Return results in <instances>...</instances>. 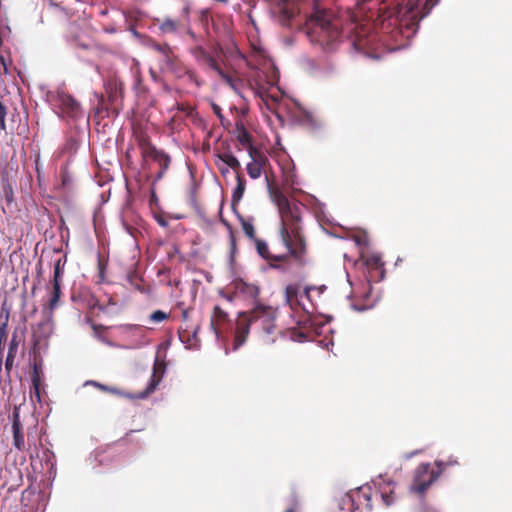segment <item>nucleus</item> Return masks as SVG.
Here are the masks:
<instances>
[{
  "label": "nucleus",
  "instance_id": "obj_12",
  "mask_svg": "<svg viewBox=\"0 0 512 512\" xmlns=\"http://www.w3.org/2000/svg\"><path fill=\"white\" fill-rule=\"evenodd\" d=\"M164 69L178 78L186 76L190 82L195 83L197 86L202 84L196 72L190 68L184 67L177 55L164 63Z\"/></svg>",
  "mask_w": 512,
  "mask_h": 512
},
{
  "label": "nucleus",
  "instance_id": "obj_52",
  "mask_svg": "<svg viewBox=\"0 0 512 512\" xmlns=\"http://www.w3.org/2000/svg\"><path fill=\"white\" fill-rule=\"evenodd\" d=\"M7 114V107L0 101V117H5Z\"/></svg>",
  "mask_w": 512,
  "mask_h": 512
},
{
  "label": "nucleus",
  "instance_id": "obj_49",
  "mask_svg": "<svg viewBox=\"0 0 512 512\" xmlns=\"http://www.w3.org/2000/svg\"><path fill=\"white\" fill-rule=\"evenodd\" d=\"M61 182L63 187H67L71 182L70 176L65 171L61 172Z\"/></svg>",
  "mask_w": 512,
  "mask_h": 512
},
{
  "label": "nucleus",
  "instance_id": "obj_63",
  "mask_svg": "<svg viewBox=\"0 0 512 512\" xmlns=\"http://www.w3.org/2000/svg\"><path fill=\"white\" fill-rule=\"evenodd\" d=\"M100 14H101V15H106V14H107V10H106V9L102 10V11L100 12Z\"/></svg>",
  "mask_w": 512,
  "mask_h": 512
},
{
  "label": "nucleus",
  "instance_id": "obj_22",
  "mask_svg": "<svg viewBox=\"0 0 512 512\" xmlns=\"http://www.w3.org/2000/svg\"><path fill=\"white\" fill-rule=\"evenodd\" d=\"M326 290V286H307L304 289L305 299L310 303L308 306L310 308V314L314 313L317 306V298H320L324 291Z\"/></svg>",
  "mask_w": 512,
  "mask_h": 512
},
{
  "label": "nucleus",
  "instance_id": "obj_32",
  "mask_svg": "<svg viewBox=\"0 0 512 512\" xmlns=\"http://www.w3.org/2000/svg\"><path fill=\"white\" fill-rule=\"evenodd\" d=\"M80 141L76 137H69L64 143L61 153L68 154L70 156L74 155L79 149Z\"/></svg>",
  "mask_w": 512,
  "mask_h": 512
},
{
  "label": "nucleus",
  "instance_id": "obj_8",
  "mask_svg": "<svg viewBox=\"0 0 512 512\" xmlns=\"http://www.w3.org/2000/svg\"><path fill=\"white\" fill-rule=\"evenodd\" d=\"M438 477L439 472L435 471L430 463H421L413 472L410 490L418 495H423Z\"/></svg>",
  "mask_w": 512,
  "mask_h": 512
},
{
  "label": "nucleus",
  "instance_id": "obj_34",
  "mask_svg": "<svg viewBox=\"0 0 512 512\" xmlns=\"http://www.w3.org/2000/svg\"><path fill=\"white\" fill-rule=\"evenodd\" d=\"M186 35H187V45L188 47L190 45H200V46H203L204 45V39L202 36L200 35H197L195 32H193L192 30L190 29H187L186 28Z\"/></svg>",
  "mask_w": 512,
  "mask_h": 512
},
{
  "label": "nucleus",
  "instance_id": "obj_61",
  "mask_svg": "<svg viewBox=\"0 0 512 512\" xmlns=\"http://www.w3.org/2000/svg\"><path fill=\"white\" fill-rule=\"evenodd\" d=\"M284 12L287 14V17H292L293 16V13L292 12H289L287 10H284Z\"/></svg>",
  "mask_w": 512,
  "mask_h": 512
},
{
  "label": "nucleus",
  "instance_id": "obj_9",
  "mask_svg": "<svg viewBox=\"0 0 512 512\" xmlns=\"http://www.w3.org/2000/svg\"><path fill=\"white\" fill-rule=\"evenodd\" d=\"M364 507L367 511L372 510L371 492L369 487L357 488L354 491L346 493L341 499V509H347L354 512Z\"/></svg>",
  "mask_w": 512,
  "mask_h": 512
},
{
  "label": "nucleus",
  "instance_id": "obj_58",
  "mask_svg": "<svg viewBox=\"0 0 512 512\" xmlns=\"http://www.w3.org/2000/svg\"><path fill=\"white\" fill-rule=\"evenodd\" d=\"M421 512H437V511L433 508L425 507L421 510Z\"/></svg>",
  "mask_w": 512,
  "mask_h": 512
},
{
  "label": "nucleus",
  "instance_id": "obj_5",
  "mask_svg": "<svg viewBox=\"0 0 512 512\" xmlns=\"http://www.w3.org/2000/svg\"><path fill=\"white\" fill-rule=\"evenodd\" d=\"M134 136L143 160L142 167H146L148 160L157 163L159 171L156 173L154 181L161 180L170 167L171 157L163 150L157 149L146 132L138 130L134 132Z\"/></svg>",
  "mask_w": 512,
  "mask_h": 512
},
{
  "label": "nucleus",
  "instance_id": "obj_62",
  "mask_svg": "<svg viewBox=\"0 0 512 512\" xmlns=\"http://www.w3.org/2000/svg\"><path fill=\"white\" fill-rule=\"evenodd\" d=\"M285 512H297L295 508H289Z\"/></svg>",
  "mask_w": 512,
  "mask_h": 512
},
{
  "label": "nucleus",
  "instance_id": "obj_6",
  "mask_svg": "<svg viewBox=\"0 0 512 512\" xmlns=\"http://www.w3.org/2000/svg\"><path fill=\"white\" fill-rule=\"evenodd\" d=\"M188 52L193 56L196 63L204 70L215 72L219 77L234 90L240 82L239 79L232 77L224 72L219 61L205 49L204 45H190Z\"/></svg>",
  "mask_w": 512,
  "mask_h": 512
},
{
  "label": "nucleus",
  "instance_id": "obj_53",
  "mask_svg": "<svg viewBox=\"0 0 512 512\" xmlns=\"http://www.w3.org/2000/svg\"><path fill=\"white\" fill-rule=\"evenodd\" d=\"M103 29L105 32L110 33V34L116 33V31H117V29L112 25L104 26Z\"/></svg>",
  "mask_w": 512,
  "mask_h": 512
},
{
  "label": "nucleus",
  "instance_id": "obj_64",
  "mask_svg": "<svg viewBox=\"0 0 512 512\" xmlns=\"http://www.w3.org/2000/svg\"><path fill=\"white\" fill-rule=\"evenodd\" d=\"M160 224L161 225H166V222L165 221H160Z\"/></svg>",
  "mask_w": 512,
  "mask_h": 512
},
{
  "label": "nucleus",
  "instance_id": "obj_10",
  "mask_svg": "<svg viewBox=\"0 0 512 512\" xmlns=\"http://www.w3.org/2000/svg\"><path fill=\"white\" fill-rule=\"evenodd\" d=\"M293 118L309 133H317L323 126L321 119L313 111L300 106L293 112Z\"/></svg>",
  "mask_w": 512,
  "mask_h": 512
},
{
  "label": "nucleus",
  "instance_id": "obj_16",
  "mask_svg": "<svg viewBox=\"0 0 512 512\" xmlns=\"http://www.w3.org/2000/svg\"><path fill=\"white\" fill-rule=\"evenodd\" d=\"M124 89H125L124 83H123V81H121L119 79H111L108 81V83L106 85V92L108 94L109 102L113 106L112 107L113 112H115L116 114H118L117 102H118V100L122 101L123 96H124Z\"/></svg>",
  "mask_w": 512,
  "mask_h": 512
},
{
  "label": "nucleus",
  "instance_id": "obj_39",
  "mask_svg": "<svg viewBox=\"0 0 512 512\" xmlns=\"http://www.w3.org/2000/svg\"><path fill=\"white\" fill-rule=\"evenodd\" d=\"M457 464H458V461L456 459H452V458H450L448 461H443V460L435 461V465L438 468L437 472H439V475L445 470V468L447 466H453V465H457Z\"/></svg>",
  "mask_w": 512,
  "mask_h": 512
},
{
  "label": "nucleus",
  "instance_id": "obj_36",
  "mask_svg": "<svg viewBox=\"0 0 512 512\" xmlns=\"http://www.w3.org/2000/svg\"><path fill=\"white\" fill-rule=\"evenodd\" d=\"M263 168L254 164L253 162H249L247 164V173L252 179H258L262 174Z\"/></svg>",
  "mask_w": 512,
  "mask_h": 512
},
{
  "label": "nucleus",
  "instance_id": "obj_14",
  "mask_svg": "<svg viewBox=\"0 0 512 512\" xmlns=\"http://www.w3.org/2000/svg\"><path fill=\"white\" fill-rule=\"evenodd\" d=\"M304 293L300 294L299 285L289 284L285 288V302L289 305L292 310L298 308L310 314V308L304 302Z\"/></svg>",
  "mask_w": 512,
  "mask_h": 512
},
{
  "label": "nucleus",
  "instance_id": "obj_30",
  "mask_svg": "<svg viewBox=\"0 0 512 512\" xmlns=\"http://www.w3.org/2000/svg\"><path fill=\"white\" fill-rule=\"evenodd\" d=\"M61 294V282L52 281L51 297L48 302V309L50 311H53L58 306Z\"/></svg>",
  "mask_w": 512,
  "mask_h": 512
},
{
  "label": "nucleus",
  "instance_id": "obj_24",
  "mask_svg": "<svg viewBox=\"0 0 512 512\" xmlns=\"http://www.w3.org/2000/svg\"><path fill=\"white\" fill-rule=\"evenodd\" d=\"M198 330V327H196L193 331H190L188 329H179L178 336L180 341L190 349L197 348L200 343V340L197 336Z\"/></svg>",
  "mask_w": 512,
  "mask_h": 512
},
{
  "label": "nucleus",
  "instance_id": "obj_23",
  "mask_svg": "<svg viewBox=\"0 0 512 512\" xmlns=\"http://www.w3.org/2000/svg\"><path fill=\"white\" fill-rule=\"evenodd\" d=\"M229 321L228 313L220 306L216 305L211 316V328L216 335H219V329L222 325Z\"/></svg>",
  "mask_w": 512,
  "mask_h": 512
},
{
  "label": "nucleus",
  "instance_id": "obj_54",
  "mask_svg": "<svg viewBox=\"0 0 512 512\" xmlns=\"http://www.w3.org/2000/svg\"><path fill=\"white\" fill-rule=\"evenodd\" d=\"M0 129L6 131L5 117H0Z\"/></svg>",
  "mask_w": 512,
  "mask_h": 512
},
{
  "label": "nucleus",
  "instance_id": "obj_38",
  "mask_svg": "<svg viewBox=\"0 0 512 512\" xmlns=\"http://www.w3.org/2000/svg\"><path fill=\"white\" fill-rule=\"evenodd\" d=\"M64 263H65V261L62 262V259H58L56 261V263L54 265V274H53V280L52 281L61 282Z\"/></svg>",
  "mask_w": 512,
  "mask_h": 512
},
{
  "label": "nucleus",
  "instance_id": "obj_18",
  "mask_svg": "<svg viewBox=\"0 0 512 512\" xmlns=\"http://www.w3.org/2000/svg\"><path fill=\"white\" fill-rule=\"evenodd\" d=\"M42 378H43V371H42V361L40 360L35 361L32 366V372H31V381H32V387H31V399L33 397L36 398L37 402H41V385H42Z\"/></svg>",
  "mask_w": 512,
  "mask_h": 512
},
{
  "label": "nucleus",
  "instance_id": "obj_44",
  "mask_svg": "<svg viewBox=\"0 0 512 512\" xmlns=\"http://www.w3.org/2000/svg\"><path fill=\"white\" fill-rule=\"evenodd\" d=\"M15 358L16 357H13V356L10 357L9 355H7V357H6L5 372H6L7 376H10V373H11L13 365H14Z\"/></svg>",
  "mask_w": 512,
  "mask_h": 512
},
{
  "label": "nucleus",
  "instance_id": "obj_21",
  "mask_svg": "<svg viewBox=\"0 0 512 512\" xmlns=\"http://www.w3.org/2000/svg\"><path fill=\"white\" fill-rule=\"evenodd\" d=\"M235 135L237 141L247 149V151L250 149V147H255L253 145V137L249 133V131L246 129L243 121H237L235 124Z\"/></svg>",
  "mask_w": 512,
  "mask_h": 512
},
{
  "label": "nucleus",
  "instance_id": "obj_17",
  "mask_svg": "<svg viewBox=\"0 0 512 512\" xmlns=\"http://www.w3.org/2000/svg\"><path fill=\"white\" fill-rule=\"evenodd\" d=\"M12 418L13 445L18 451H25L26 445L23 434V426L20 421V412L18 407L14 408Z\"/></svg>",
  "mask_w": 512,
  "mask_h": 512
},
{
  "label": "nucleus",
  "instance_id": "obj_26",
  "mask_svg": "<svg viewBox=\"0 0 512 512\" xmlns=\"http://www.w3.org/2000/svg\"><path fill=\"white\" fill-rule=\"evenodd\" d=\"M237 185L232 194V209L236 212V206L240 202L245 192L246 181L244 177L237 172L236 175Z\"/></svg>",
  "mask_w": 512,
  "mask_h": 512
},
{
  "label": "nucleus",
  "instance_id": "obj_56",
  "mask_svg": "<svg viewBox=\"0 0 512 512\" xmlns=\"http://www.w3.org/2000/svg\"><path fill=\"white\" fill-rule=\"evenodd\" d=\"M35 165H36L37 176L39 177L40 176L39 157L36 158Z\"/></svg>",
  "mask_w": 512,
  "mask_h": 512
},
{
  "label": "nucleus",
  "instance_id": "obj_2",
  "mask_svg": "<svg viewBox=\"0 0 512 512\" xmlns=\"http://www.w3.org/2000/svg\"><path fill=\"white\" fill-rule=\"evenodd\" d=\"M276 317L277 310L262 303H257L250 311L240 313L236 324L233 349L236 350L245 343L251 327L267 337L274 335L277 330Z\"/></svg>",
  "mask_w": 512,
  "mask_h": 512
},
{
  "label": "nucleus",
  "instance_id": "obj_48",
  "mask_svg": "<svg viewBox=\"0 0 512 512\" xmlns=\"http://www.w3.org/2000/svg\"><path fill=\"white\" fill-rule=\"evenodd\" d=\"M212 109H213V112L215 113V115L220 119V121L223 122L224 116L222 114L221 107L214 103L212 105Z\"/></svg>",
  "mask_w": 512,
  "mask_h": 512
},
{
  "label": "nucleus",
  "instance_id": "obj_15",
  "mask_svg": "<svg viewBox=\"0 0 512 512\" xmlns=\"http://www.w3.org/2000/svg\"><path fill=\"white\" fill-rule=\"evenodd\" d=\"M156 25L162 35H178L187 28L181 19L171 17L156 19Z\"/></svg>",
  "mask_w": 512,
  "mask_h": 512
},
{
  "label": "nucleus",
  "instance_id": "obj_50",
  "mask_svg": "<svg viewBox=\"0 0 512 512\" xmlns=\"http://www.w3.org/2000/svg\"><path fill=\"white\" fill-rule=\"evenodd\" d=\"M177 109L179 111H183L186 113V115H191L193 112V108L191 106H185L184 104H177Z\"/></svg>",
  "mask_w": 512,
  "mask_h": 512
},
{
  "label": "nucleus",
  "instance_id": "obj_3",
  "mask_svg": "<svg viewBox=\"0 0 512 512\" xmlns=\"http://www.w3.org/2000/svg\"><path fill=\"white\" fill-rule=\"evenodd\" d=\"M307 36L312 44L322 48L337 43L342 34V23L335 13L319 5L314 7L307 22Z\"/></svg>",
  "mask_w": 512,
  "mask_h": 512
},
{
  "label": "nucleus",
  "instance_id": "obj_4",
  "mask_svg": "<svg viewBox=\"0 0 512 512\" xmlns=\"http://www.w3.org/2000/svg\"><path fill=\"white\" fill-rule=\"evenodd\" d=\"M439 0H408L407 3H397L396 17L400 26L416 30L419 22L426 17Z\"/></svg>",
  "mask_w": 512,
  "mask_h": 512
},
{
  "label": "nucleus",
  "instance_id": "obj_51",
  "mask_svg": "<svg viewBox=\"0 0 512 512\" xmlns=\"http://www.w3.org/2000/svg\"><path fill=\"white\" fill-rule=\"evenodd\" d=\"M104 99L103 97H101V100L99 102V105L97 107V114H102L104 111H106L108 113V108L107 107H104Z\"/></svg>",
  "mask_w": 512,
  "mask_h": 512
},
{
  "label": "nucleus",
  "instance_id": "obj_37",
  "mask_svg": "<svg viewBox=\"0 0 512 512\" xmlns=\"http://www.w3.org/2000/svg\"><path fill=\"white\" fill-rule=\"evenodd\" d=\"M19 339L17 337L16 334H13L10 342H9V347H8V352H7V355H9L10 357L13 356V357H16L17 355V351H18V347H19Z\"/></svg>",
  "mask_w": 512,
  "mask_h": 512
},
{
  "label": "nucleus",
  "instance_id": "obj_57",
  "mask_svg": "<svg viewBox=\"0 0 512 512\" xmlns=\"http://www.w3.org/2000/svg\"><path fill=\"white\" fill-rule=\"evenodd\" d=\"M189 311L187 309L183 310L182 312V318L183 320H188Z\"/></svg>",
  "mask_w": 512,
  "mask_h": 512
},
{
  "label": "nucleus",
  "instance_id": "obj_25",
  "mask_svg": "<svg viewBox=\"0 0 512 512\" xmlns=\"http://www.w3.org/2000/svg\"><path fill=\"white\" fill-rule=\"evenodd\" d=\"M150 48L161 55L163 63H165L166 61H168L176 55L172 47L168 43H159L156 41H152L150 44Z\"/></svg>",
  "mask_w": 512,
  "mask_h": 512
},
{
  "label": "nucleus",
  "instance_id": "obj_7",
  "mask_svg": "<svg viewBox=\"0 0 512 512\" xmlns=\"http://www.w3.org/2000/svg\"><path fill=\"white\" fill-rule=\"evenodd\" d=\"M50 99L61 118L77 121L83 117L81 104L64 90L55 91L50 95Z\"/></svg>",
  "mask_w": 512,
  "mask_h": 512
},
{
  "label": "nucleus",
  "instance_id": "obj_45",
  "mask_svg": "<svg viewBox=\"0 0 512 512\" xmlns=\"http://www.w3.org/2000/svg\"><path fill=\"white\" fill-rule=\"evenodd\" d=\"M221 222L228 229V231L230 233V242H231L232 247H234L235 246V237H234L232 226L230 225V223L227 220H225L223 218L221 219Z\"/></svg>",
  "mask_w": 512,
  "mask_h": 512
},
{
  "label": "nucleus",
  "instance_id": "obj_41",
  "mask_svg": "<svg viewBox=\"0 0 512 512\" xmlns=\"http://www.w3.org/2000/svg\"><path fill=\"white\" fill-rule=\"evenodd\" d=\"M9 317H10V309L6 305V303H4V304H2L1 309H0V318L3 319L2 323H5L6 327H8Z\"/></svg>",
  "mask_w": 512,
  "mask_h": 512
},
{
  "label": "nucleus",
  "instance_id": "obj_28",
  "mask_svg": "<svg viewBox=\"0 0 512 512\" xmlns=\"http://www.w3.org/2000/svg\"><path fill=\"white\" fill-rule=\"evenodd\" d=\"M236 216L242 226V229L245 233V235L251 239L254 240L256 238V232L253 225V219L252 218H245L243 215H241L239 212H235Z\"/></svg>",
  "mask_w": 512,
  "mask_h": 512
},
{
  "label": "nucleus",
  "instance_id": "obj_60",
  "mask_svg": "<svg viewBox=\"0 0 512 512\" xmlns=\"http://www.w3.org/2000/svg\"><path fill=\"white\" fill-rule=\"evenodd\" d=\"M220 171L222 174H225L226 172H228V169L227 168H222V167H219Z\"/></svg>",
  "mask_w": 512,
  "mask_h": 512
},
{
  "label": "nucleus",
  "instance_id": "obj_33",
  "mask_svg": "<svg viewBox=\"0 0 512 512\" xmlns=\"http://www.w3.org/2000/svg\"><path fill=\"white\" fill-rule=\"evenodd\" d=\"M97 388L100 389L101 391H104V392H109V393H112V394H115V395H119V396H123V397H127V398H130V399H137L136 398V395L134 394H130V393H125L117 388H114V387H109V386H106L104 384H97Z\"/></svg>",
  "mask_w": 512,
  "mask_h": 512
},
{
  "label": "nucleus",
  "instance_id": "obj_19",
  "mask_svg": "<svg viewBox=\"0 0 512 512\" xmlns=\"http://www.w3.org/2000/svg\"><path fill=\"white\" fill-rule=\"evenodd\" d=\"M164 371H165V365L163 363H160V362L156 361L155 364H154V367H153V375H152V377L150 379V382H149L148 386L146 387V389L143 392H140L139 394H136V398L137 399H144L149 394L154 392V390L158 386L159 382L161 381V378H162V376L164 374Z\"/></svg>",
  "mask_w": 512,
  "mask_h": 512
},
{
  "label": "nucleus",
  "instance_id": "obj_31",
  "mask_svg": "<svg viewBox=\"0 0 512 512\" xmlns=\"http://www.w3.org/2000/svg\"><path fill=\"white\" fill-rule=\"evenodd\" d=\"M217 158L236 172L241 168L239 160L231 153L217 154Z\"/></svg>",
  "mask_w": 512,
  "mask_h": 512
},
{
  "label": "nucleus",
  "instance_id": "obj_59",
  "mask_svg": "<svg viewBox=\"0 0 512 512\" xmlns=\"http://www.w3.org/2000/svg\"><path fill=\"white\" fill-rule=\"evenodd\" d=\"M97 384H100V383H99V382H96V381H92V380H91V381H87V382H86V385H93V386H95V387H97Z\"/></svg>",
  "mask_w": 512,
  "mask_h": 512
},
{
  "label": "nucleus",
  "instance_id": "obj_13",
  "mask_svg": "<svg viewBox=\"0 0 512 512\" xmlns=\"http://www.w3.org/2000/svg\"><path fill=\"white\" fill-rule=\"evenodd\" d=\"M212 29L217 36V42L229 43L232 41V21L229 18L216 16L212 18Z\"/></svg>",
  "mask_w": 512,
  "mask_h": 512
},
{
  "label": "nucleus",
  "instance_id": "obj_55",
  "mask_svg": "<svg viewBox=\"0 0 512 512\" xmlns=\"http://www.w3.org/2000/svg\"><path fill=\"white\" fill-rule=\"evenodd\" d=\"M223 297H224L227 301L232 302V301H233V299H234L236 296H235V295H234V293H233V294H231V295H229V294H223Z\"/></svg>",
  "mask_w": 512,
  "mask_h": 512
},
{
  "label": "nucleus",
  "instance_id": "obj_46",
  "mask_svg": "<svg viewBox=\"0 0 512 512\" xmlns=\"http://www.w3.org/2000/svg\"><path fill=\"white\" fill-rule=\"evenodd\" d=\"M92 329L94 331V336L98 338L99 340H103L102 336L100 335L101 331H104L106 329L105 326L100 324H92Z\"/></svg>",
  "mask_w": 512,
  "mask_h": 512
},
{
  "label": "nucleus",
  "instance_id": "obj_20",
  "mask_svg": "<svg viewBox=\"0 0 512 512\" xmlns=\"http://www.w3.org/2000/svg\"><path fill=\"white\" fill-rule=\"evenodd\" d=\"M264 78L265 75L262 71H255L249 79L250 88L254 91L256 96H259L262 99H264L267 90V82L264 81Z\"/></svg>",
  "mask_w": 512,
  "mask_h": 512
},
{
  "label": "nucleus",
  "instance_id": "obj_35",
  "mask_svg": "<svg viewBox=\"0 0 512 512\" xmlns=\"http://www.w3.org/2000/svg\"><path fill=\"white\" fill-rule=\"evenodd\" d=\"M169 317V313H166L162 310H156L149 315V321L153 323H160L162 321L168 320Z\"/></svg>",
  "mask_w": 512,
  "mask_h": 512
},
{
  "label": "nucleus",
  "instance_id": "obj_11",
  "mask_svg": "<svg viewBox=\"0 0 512 512\" xmlns=\"http://www.w3.org/2000/svg\"><path fill=\"white\" fill-rule=\"evenodd\" d=\"M231 287L234 295L244 300L257 303L260 295V286L256 283L249 282L243 278H236L232 281Z\"/></svg>",
  "mask_w": 512,
  "mask_h": 512
},
{
  "label": "nucleus",
  "instance_id": "obj_47",
  "mask_svg": "<svg viewBox=\"0 0 512 512\" xmlns=\"http://www.w3.org/2000/svg\"><path fill=\"white\" fill-rule=\"evenodd\" d=\"M134 90L137 92V93H140V92H145V87H143L142 85V79L137 76L136 79H135V83H134Z\"/></svg>",
  "mask_w": 512,
  "mask_h": 512
},
{
  "label": "nucleus",
  "instance_id": "obj_29",
  "mask_svg": "<svg viewBox=\"0 0 512 512\" xmlns=\"http://www.w3.org/2000/svg\"><path fill=\"white\" fill-rule=\"evenodd\" d=\"M247 152L251 158V162L262 168L269 162L268 157L257 147H250Z\"/></svg>",
  "mask_w": 512,
  "mask_h": 512
},
{
  "label": "nucleus",
  "instance_id": "obj_1",
  "mask_svg": "<svg viewBox=\"0 0 512 512\" xmlns=\"http://www.w3.org/2000/svg\"><path fill=\"white\" fill-rule=\"evenodd\" d=\"M269 196L277 207L280 218L279 236L288 253L274 255L270 252L266 241L258 238L253 240L256 251L273 269L284 271L283 264L291 258L299 266H304L306 264L307 244L303 229V213L306 206L300 201L289 199L278 186L269 185Z\"/></svg>",
  "mask_w": 512,
  "mask_h": 512
},
{
  "label": "nucleus",
  "instance_id": "obj_43",
  "mask_svg": "<svg viewBox=\"0 0 512 512\" xmlns=\"http://www.w3.org/2000/svg\"><path fill=\"white\" fill-rule=\"evenodd\" d=\"M381 498L386 506H390L394 502L393 491H390L389 493L382 492Z\"/></svg>",
  "mask_w": 512,
  "mask_h": 512
},
{
  "label": "nucleus",
  "instance_id": "obj_27",
  "mask_svg": "<svg viewBox=\"0 0 512 512\" xmlns=\"http://www.w3.org/2000/svg\"><path fill=\"white\" fill-rule=\"evenodd\" d=\"M364 263L369 270L379 272L381 274V277L383 276L384 262L382 261V258L380 255H378V254L367 255L364 257Z\"/></svg>",
  "mask_w": 512,
  "mask_h": 512
},
{
  "label": "nucleus",
  "instance_id": "obj_42",
  "mask_svg": "<svg viewBox=\"0 0 512 512\" xmlns=\"http://www.w3.org/2000/svg\"><path fill=\"white\" fill-rule=\"evenodd\" d=\"M4 197L7 204H10L13 201V190L9 184L3 187Z\"/></svg>",
  "mask_w": 512,
  "mask_h": 512
},
{
  "label": "nucleus",
  "instance_id": "obj_40",
  "mask_svg": "<svg viewBox=\"0 0 512 512\" xmlns=\"http://www.w3.org/2000/svg\"><path fill=\"white\" fill-rule=\"evenodd\" d=\"M7 331L8 327H6L5 323L0 324V353L3 354L4 351V344L7 339Z\"/></svg>",
  "mask_w": 512,
  "mask_h": 512
}]
</instances>
